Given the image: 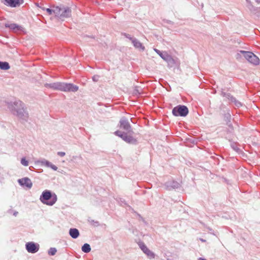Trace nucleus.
<instances>
[{
	"mask_svg": "<svg viewBox=\"0 0 260 260\" xmlns=\"http://www.w3.org/2000/svg\"><path fill=\"white\" fill-rule=\"evenodd\" d=\"M165 186L167 189L171 190L172 189L179 188L180 185L179 183H178V182L174 180H172L166 182L165 183Z\"/></svg>",
	"mask_w": 260,
	"mask_h": 260,
	"instance_id": "12",
	"label": "nucleus"
},
{
	"mask_svg": "<svg viewBox=\"0 0 260 260\" xmlns=\"http://www.w3.org/2000/svg\"><path fill=\"white\" fill-rule=\"evenodd\" d=\"M99 76L98 75H94L92 77V80L94 82H97L99 80Z\"/></svg>",
	"mask_w": 260,
	"mask_h": 260,
	"instance_id": "31",
	"label": "nucleus"
},
{
	"mask_svg": "<svg viewBox=\"0 0 260 260\" xmlns=\"http://www.w3.org/2000/svg\"><path fill=\"white\" fill-rule=\"evenodd\" d=\"M81 249L84 252L88 253L91 251L90 246L89 244L85 243L82 246Z\"/></svg>",
	"mask_w": 260,
	"mask_h": 260,
	"instance_id": "21",
	"label": "nucleus"
},
{
	"mask_svg": "<svg viewBox=\"0 0 260 260\" xmlns=\"http://www.w3.org/2000/svg\"><path fill=\"white\" fill-rule=\"evenodd\" d=\"M10 68L8 62L6 61H0V69L4 70H7Z\"/></svg>",
	"mask_w": 260,
	"mask_h": 260,
	"instance_id": "20",
	"label": "nucleus"
},
{
	"mask_svg": "<svg viewBox=\"0 0 260 260\" xmlns=\"http://www.w3.org/2000/svg\"><path fill=\"white\" fill-rule=\"evenodd\" d=\"M57 155L61 157H63L66 155V153L64 152L60 151L57 152Z\"/></svg>",
	"mask_w": 260,
	"mask_h": 260,
	"instance_id": "32",
	"label": "nucleus"
},
{
	"mask_svg": "<svg viewBox=\"0 0 260 260\" xmlns=\"http://www.w3.org/2000/svg\"><path fill=\"white\" fill-rule=\"evenodd\" d=\"M115 135L120 137L123 140H124L125 137L127 136V134L119 131H117L114 133Z\"/></svg>",
	"mask_w": 260,
	"mask_h": 260,
	"instance_id": "22",
	"label": "nucleus"
},
{
	"mask_svg": "<svg viewBox=\"0 0 260 260\" xmlns=\"http://www.w3.org/2000/svg\"><path fill=\"white\" fill-rule=\"evenodd\" d=\"M123 35L125 38H126L128 39L129 40H131V42H132L133 39H135V38L132 37L131 36V35H130L127 34H126V33H124V34H123Z\"/></svg>",
	"mask_w": 260,
	"mask_h": 260,
	"instance_id": "29",
	"label": "nucleus"
},
{
	"mask_svg": "<svg viewBox=\"0 0 260 260\" xmlns=\"http://www.w3.org/2000/svg\"><path fill=\"white\" fill-rule=\"evenodd\" d=\"M18 214V212L17 211H15L14 213H13V215L15 216H16Z\"/></svg>",
	"mask_w": 260,
	"mask_h": 260,
	"instance_id": "33",
	"label": "nucleus"
},
{
	"mask_svg": "<svg viewBox=\"0 0 260 260\" xmlns=\"http://www.w3.org/2000/svg\"><path fill=\"white\" fill-rule=\"evenodd\" d=\"M54 14L60 20L63 21L65 19L71 17L72 11L71 8L68 7H56L55 8Z\"/></svg>",
	"mask_w": 260,
	"mask_h": 260,
	"instance_id": "4",
	"label": "nucleus"
},
{
	"mask_svg": "<svg viewBox=\"0 0 260 260\" xmlns=\"http://www.w3.org/2000/svg\"><path fill=\"white\" fill-rule=\"evenodd\" d=\"M241 54H242L245 59L247 60L250 63L254 65H258L259 64V58L252 52L240 50L237 53L236 56V58H240L241 56Z\"/></svg>",
	"mask_w": 260,
	"mask_h": 260,
	"instance_id": "6",
	"label": "nucleus"
},
{
	"mask_svg": "<svg viewBox=\"0 0 260 260\" xmlns=\"http://www.w3.org/2000/svg\"><path fill=\"white\" fill-rule=\"evenodd\" d=\"M230 100L231 102H234L237 107H239L242 106V104L241 102L237 101L234 96H232Z\"/></svg>",
	"mask_w": 260,
	"mask_h": 260,
	"instance_id": "24",
	"label": "nucleus"
},
{
	"mask_svg": "<svg viewBox=\"0 0 260 260\" xmlns=\"http://www.w3.org/2000/svg\"><path fill=\"white\" fill-rule=\"evenodd\" d=\"M132 43L134 46L137 48L140 49L141 51H143L145 50V47L136 38L133 39Z\"/></svg>",
	"mask_w": 260,
	"mask_h": 260,
	"instance_id": "15",
	"label": "nucleus"
},
{
	"mask_svg": "<svg viewBox=\"0 0 260 260\" xmlns=\"http://www.w3.org/2000/svg\"><path fill=\"white\" fill-rule=\"evenodd\" d=\"M10 108L12 113L18 118L24 121H27L29 114L25 104L21 101H15L11 105Z\"/></svg>",
	"mask_w": 260,
	"mask_h": 260,
	"instance_id": "1",
	"label": "nucleus"
},
{
	"mask_svg": "<svg viewBox=\"0 0 260 260\" xmlns=\"http://www.w3.org/2000/svg\"><path fill=\"white\" fill-rule=\"evenodd\" d=\"M69 235L72 238L76 239L79 236L80 233L77 229L71 228L69 230Z\"/></svg>",
	"mask_w": 260,
	"mask_h": 260,
	"instance_id": "16",
	"label": "nucleus"
},
{
	"mask_svg": "<svg viewBox=\"0 0 260 260\" xmlns=\"http://www.w3.org/2000/svg\"><path fill=\"white\" fill-rule=\"evenodd\" d=\"M188 113L187 107L184 105H178L172 110V114L175 116H186Z\"/></svg>",
	"mask_w": 260,
	"mask_h": 260,
	"instance_id": "7",
	"label": "nucleus"
},
{
	"mask_svg": "<svg viewBox=\"0 0 260 260\" xmlns=\"http://www.w3.org/2000/svg\"><path fill=\"white\" fill-rule=\"evenodd\" d=\"M4 1L5 5L12 8L18 7L23 3V0H4Z\"/></svg>",
	"mask_w": 260,
	"mask_h": 260,
	"instance_id": "11",
	"label": "nucleus"
},
{
	"mask_svg": "<svg viewBox=\"0 0 260 260\" xmlns=\"http://www.w3.org/2000/svg\"><path fill=\"white\" fill-rule=\"evenodd\" d=\"M256 3L260 4V0H256Z\"/></svg>",
	"mask_w": 260,
	"mask_h": 260,
	"instance_id": "35",
	"label": "nucleus"
},
{
	"mask_svg": "<svg viewBox=\"0 0 260 260\" xmlns=\"http://www.w3.org/2000/svg\"><path fill=\"white\" fill-rule=\"evenodd\" d=\"M21 164L24 166H28V161L24 157L21 158Z\"/></svg>",
	"mask_w": 260,
	"mask_h": 260,
	"instance_id": "27",
	"label": "nucleus"
},
{
	"mask_svg": "<svg viewBox=\"0 0 260 260\" xmlns=\"http://www.w3.org/2000/svg\"><path fill=\"white\" fill-rule=\"evenodd\" d=\"M221 95L227 98L228 99L230 100L232 95H231L229 93H226L224 91H221Z\"/></svg>",
	"mask_w": 260,
	"mask_h": 260,
	"instance_id": "28",
	"label": "nucleus"
},
{
	"mask_svg": "<svg viewBox=\"0 0 260 260\" xmlns=\"http://www.w3.org/2000/svg\"><path fill=\"white\" fill-rule=\"evenodd\" d=\"M6 27L9 28L10 29L17 31L20 30L21 26L15 23H6L5 25Z\"/></svg>",
	"mask_w": 260,
	"mask_h": 260,
	"instance_id": "17",
	"label": "nucleus"
},
{
	"mask_svg": "<svg viewBox=\"0 0 260 260\" xmlns=\"http://www.w3.org/2000/svg\"><path fill=\"white\" fill-rule=\"evenodd\" d=\"M138 245L141 250L148 256L150 259L154 258L155 257V254L149 249L146 245L143 242H139Z\"/></svg>",
	"mask_w": 260,
	"mask_h": 260,
	"instance_id": "8",
	"label": "nucleus"
},
{
	"mask_svg": "<svg viewBox=\"0 0 260 260\" xmlns=\"http://www.w3.org/2000/svg\"><path fill=\"white\" fill-rule=\"evenodd\" d=\"M246 1L247 3H249V4L250 3V0H246Z\"/></svg>",
	"mask_w": 260,
	"mask_h": 260,
	"instance_id": "36",
	"label": "nucleus"
},
{
	"mask_svg": "<svg viewBox=\"0 0 260 260\" xmlns=\"http://www.w3.org/2000/svg\"><path fill=\"white\" fill-rule=\"evenodd\" d=\"M38 162L41 164L42 166H45L46 167L51 168L54 171H56L57 170V167L56 166L45 159L38 160Z\"/></svg>",
	"mask_w": 260,
	"mask_h": 260,
	"instance_id": "14",
	"label": "nucleus"
},
{
	"mask_svg": "<svg viewBox=\"0 0 260 260\" xmlns=\"http://www.w3.org/2000/svg\"><path fill=\"white\" fill-rule=\"evenodd\" d=\"M231 146L232 148L234 150H235L236 152H237L238 153L240 154L241 153L242 150L239 147L238 145L236 143H235V142L231 143Z\"/></svg>",
	"mask_w": 260,
	"mask_h": 260,
	"instance_id": "19",
	"label": "nucleus"
},
{
	"mask_svg": "<svg viewBox=\"0 0 260 260\" xmlns=\"http://www.w3.org/2000/svg\"><path fill=\"white\" fill-rule=\"evenodd\" d=\"M25 248L29 253H35L39 250V245L33 242H29L26 243Z\"/></svg>",
	"mask_w": 260,
	"mask_h": 260,
	"instance_id": "9",
	"label": "nucleus"
},
{
	"mask_svg": "<svg viewBox=\"0 0 260 260\" xmlns=\"http://www.w3.org/2000/svg\"><path fill=\"white\" fill-rule=\"evenodd\" d=\"M88 222L92 225L94 226H98L100 225L99 222L98 221H94V220L89 218L88 219Z\"/></svg>",
	"mask_w": 260,
	"mask_h": 260,
	"instance_id": "25",
	"label": "nucleus"
},
{
	"mask_svg": "<svg viewBox=\"0 0 260 260\" xmlns=\"http://www.w3.org/2000/svg\"><path fill=\"white\" fill-rule=\"evenodd\" d=\"M46 11L49 15H52L53 13L54 14L55 8L54 9L47 8Z\"/></svg>",
	"mask_w": 260,
	"mask_h": 260,
	"instance_id": "30",
	"label": "nucleus"
},
{
	"mask_svg": "<svg viewBox=\"0 0 260 260\" xmlns=\"http://www.w3.org/2000/svg\"><path fill=\"white\" fill-rule=\"evenodd\" d=\"M120 127L121 128H122L127 132H129L131 131V125L128 121V120L122 117L120 121Z\"/></svg>",
	"mask_w": 260,
	"mask_h": 260,
	"instance_id": "10",
	"label": "nucleus"
},
{
	"mask_svg": "<svg viewBox=\"0 0 260 260\" xmlns=\"http://www.w3.org/2000/svg\"><path fill=\"white\" fill-rule=\"evenodd\" d=\"M45 86L48 88L64 92H76L79 89V87L76 85L61 82L46 83Z\"/></svg>",
	"mask_w": 260,
	"mask_h": 260,
	"instance_id": "2",
	"label": "nucleus"
},
{
	"mask_svg": "<svg viewBox=\"0 0 260 260\" xmlns=\"http://www.w3.org/2000/svg\"><path fill=\"white\" fill-rule=\"evenodd\" d=\"M57 252L55 248L51 247L48 250V254L50 255H54Z\"/></svg>",
	"mask_w": 260,
	"mask_h": 260,
	"instance_id": "26",
	"label": "nucleus"
},
{
	"mask_svg": "<svg viewBox=\"0 0 260 260\" xmlns=\"http://www.w3.org/2000/svg\"><path fill=\"white\" fill-rule=\"evenodd\" d=\"M154 50L162 59L167 62L169 68H173L178 64V59L173 58L167 52H161L157 49H154Z\"/></svg>",
	"mask_w": 260,
	"mask_h": 260,
	"instance_id": "5",
	"label": "nucleus"
},
{
	"mask_svg": "<svg viewBox=\"0 0 260 260\" xmlns=\"http://www.w3.org/2000/svg\"><path fill=\"white\" fill-rule=\"evenodd\" d=\"M18 181L19 184L21 186H25L29 188H30L32 187V182L30 179L27 177L20 179Z\"/></svg>",
	"mask_w": 260,
	"mask_h": 260,
	"instance_id": "13",
	"label": "nucleus"
},
{
	"mask_svg": "<svg viewBox=\"0 0 260 260\" xmlns=\"http://www.w3.org/2000/svg\"><path fill=\"white\" fill-rule=\"evenodd\" d=\"M57 197L55 193L50 190H45L40 196V200L44 204L53 206L57 201Z\"/></svg>",
	"mask_w": 260,
	"mask_h": 260,
	"instance_id": "3",
	"label": "nucleus"
},
{
	"mask_svg": "<svg viewBox=\"0 0 260 260\" xmlns=\"http://www.w3.org/2000/svg\"><path fill=\"white\" fill-rule=\"evenodd\" d=\"M224 119L227 123L231 121V116L229 110H228L227 112L224 114Z\"/></svg>",
	"mask_w": 260,
	"mask_h": 260,
	"instance_id": "23",
	"label": "nucleus"
},
{
	"mask_svg": "<svg viewBox=\"0 0 260 260\" xmlns=\"http://www.w3.org/2000/svg\"><path fill=\"white\" fill-rule=\"evenodd\" d=\"M124 141L128 143L132 144H136L137 143V141L135 138L131 136L127 135L125 137Z\"/></svg>",
	"mask_w": 260,
	"mask_h": 260,
	"instance_id": "18",
	"label": "nucleus"
},
{
	"mask_svg": "<svg viewBox=\"0 0 260 260\" xmlns=\"http://www.w3.org/2000/svg\"><path fill=\"white\" fill-rule=\"evenodd\" d=\"M200 240L202 242H205V241H206V240H204V239H200Z\"/></svg>",
	"mask_w": 260,
	"mask_h": 260,
	"instance_id": "34",
	"label": "nucleus"
}]
</instances>
